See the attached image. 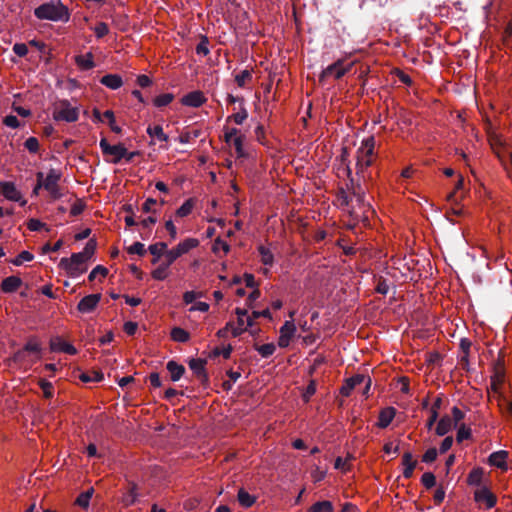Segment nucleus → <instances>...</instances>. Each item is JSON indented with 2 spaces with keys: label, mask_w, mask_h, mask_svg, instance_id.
Masks as SVG:
<instances>
[{
  "label": "nucleus",
  "mask_w": 512,
  "mask_h": 512,
  "mask_svg": "<svg viewBox=\"0 0 512 512\" xmlns=\"http://www.w3.org/2000/svg\"><path fill=\"white\" fill-rule=\"evenodd\" d=\"M95 248V241L89 240L81 252L73 253L70 258H62L59 267L65 270L69 277H79L87 271V261L93 256Z\"/></svg>",
  "instance_id": "1"
},
{
  "label": "nucleus",
  "mask_w": 512,
  "mask_h": 512,
  "mask_svg": "<svg viewBox=\"0 0 512 512\" xmlns=\"http://www.w3.org/2000/svg\"><path fill=\"white\" fill-rule=\"evenodd\" d=\"M35 16L40 20L67 22L70 17L69 10L60 1H50L37 7Z\"/></svg>",
  "instance_id": "2"
},
{
  "label": "nucleus",
  "mask_w": 512,
  "mask_h": 512,
  "mask_svg": "<svg viewBox=\"0 0 512 512\" xmlns=\"http://www.w3.org/2000/svg\"><path fill=\"white\" fill-rule=\"evenodd\" d=\"M38 180V188H43L52 200H58L63 196L59 182L62 173L56 169H50L47 173L38 172L36 174Z\"/></svg>",
  "instance_id": "3"
},
{
  "label": "nucleus",
  "mask_w": 512,
  "mask_h": 512,
  "mask_svg": "<svg viewBox=\"0 0 512 512\" xmlns=\"http://www.w3.org/2000/svg\"><path fill=\"white\" fill-rule=\"evenodd\" d=\"M489 141L492 150L501 161L509 178L512 180V149L507 146L506 140L500 134H490Z\"/></svg>",
  "instance_id": "4"
},
{
  "label": "nucleus",
  "mask_w": 512,
  "mask_h": 512,
  "mask_svg": "<svg viewBox=\"0 0 512 512\" xmlns=\"http://www.w3.org/2000/svg\"><path fill=\"white\" fill-rule=\"evenodd\" d=\"M375 138L368 136L361 141V145L357 150L356 173L364 177V171L374 160Z\"/></svg>",
  "instance_id": "5"
},
{
  "label": "nucleus",
  "mask_w": 512,
  "mask_h": 512,
  "mask_svg": "<svg viewBox=\"0 0 512 512\" xmlns=\"http://www.w3.org/2000/svg\"><path fill=\"white\" fill-rule=\"evenodd\" d=\"M52 114L56 121L76 122L79 118V107L72 105L66 99L59 100L54 104Z\"/></svg>",
  "instance_id": "6"
},
{
  "label": "nucleus",
  "mask_w": 512,
  "mask_h": 512,
  "mask_svg": "<svg viewBox=\"0 0 512 512\" xmlns=\"http://www.w3.org/2000/svg\"><path fill=\"white\" fill-rule=\"evenodd\" d=\"M199 245V240L196 238H186L179 242L176 247L165 252V260L168 264L172 265L179 257L187 254L190 250Z\"/></svg>",
  "instance_id": "7"
},
{
  "label": "nucleus",
  "mask_w": 512,
  "mask_h": 512,
  "mask_svg": "<svg viewBox=\"0 0 512 512\" xmlns=\"http://www.w3.org/2000/svg\"><path fill=\"white\" fill-rule=\"evenodd\" d=\"M99 146L104 155L112 156L111 162L117 164L126 157L127 149L123 144L110 145L105 138L100 140Z\"/></svg>",
  "instance_id": "8"
},
{
  "label": "nucleus",
  "mask_w": 512,
  "mask_h": 512,
  "mask_svg": "<svg viewBox=\"0 0 512 512\" xmlns=\"http://www.w3.org/2000/svg\"><path fill=\"white\" fill-rule=\"evenodd\" d=\"M353 66V62L349 64H344L343 60H338L335 63L329 65L326 67L321 75L320 78H328V77H334L335 79H340L343 77L348 71L351 70Z\"/></svg>",
  "instance_id": "9"
},
{
  "label": "nucleus",
  "mask_w": 512,
  "mask_h": 512,
  "mask_svg": "<svg viewBox=\"0 0 512 512\" xmlns=\"http://www.w3.org/2000/svg\"><path fill=\"white\" fill-rule=\"evenodd\" d=\"M224 138L226 143L235 149L238 157L244 156L243 135L237 128L227 129Z\"/></svg>",
  "instance_id": "10"
},
{
  "label": "nucleus",
  "mask_w": 512,
  "mask_h": 512,
  "mask_svg": "<svg viewBox=\"0 0 512 512\" xmlns=\"http://www.w3.org/2000/svg\"><path fill=\"white\" fill-rule=\"evenodd\" d=\"M362 383H365L364 393H367L370 389V378L358 374L346 380L345 384L341 387L342 395L349 396L352 390Z\"/></svg>",
  "instance_id": "11"
},
{
  "label": "nucleus",
  "mask_w": 512,
  "mask_h": 512,
  "mask_svg": "<svg viewBox=\"0 0 512 512\" xmlns=\"http://www.w3.org/2000/svg\"><path fill=\"white\" fill-rule=\"evenodd\" d=\"M0 194L3 195L6 199L20 202L21 205L26 204V200H22L21 192L17 189L14 183L12 182H2L0 183Z\"/></svg>",
  "instance_id": "12"
},
{
  "label": "nucleus",
  "mask_w": 512,
  "mask_h": 512,
  "mask_svg": "<svg viewBox=\"0 0 512 512\" xmlns=\"http://www.w3.org/2000/svg\"><path fill=\"white\" fill-rule=\"evenodd\" d=\"M296 332V326L293 320L286 321L280 328V335L278 339V345L281 348L289 346L291 339L294 337Z\"/></svg>",
  "instance_id": "13"
},
{
  "label": "nucleus",
  "mask_w": 512,
  "mask_h": 512,
  "mask_svg": "<svg viewBox=\"0 0 512 512\" xmlns=\"http://www.w3.org/2000/svg\"><path fill=\"white\" fill-rule=\"evenodd\" d=\"M474 499L477 503L485 504L487 509L496 504L495 495L485 486H480L475 490Z\"/></svg>",
  "instance_id": "14"
},
{
  "label": "nucleus",
  "mask_w": 512,
  "mask_h": 512,
  "mask_svg": "<svg viewBox=\"0 0 512 512\" xmlns=\"http://www.w3.org/2000/svg\"><path fill=\"white\" fill-rule=\"evenodd\" d=\"M100 300L101 294L99 293L87 295L79 301L77 310L80 313H91L96 309Z\"/></svg>",
  "instance_id": "15"
},
{
  "label": "nucleus",
  "mask_w": 512,
  "mask_h": 512,
  "mask_svg": "<svg viewBox=\"0 0 512 512\" xmlns=\"http://www.w3.org/2000/svg\"><path fill=\"white\" fill-rule=\"evenodd\" d=\"M206 101H207V99H206L205 95L203 94V92H201L199 90L192 91V92L184 95L181 99V103L184 106L193 107V108H198V107L202 106Z\"/></svg>",
  "instance_id": "16"
},
{
  "label": "nucleus",
  "mask_w": 512,
  "mask_h": 512,
  "mask_svg": "<svg viewBox=\"0 0 512 512\" xmlns=\"http://www.w3.org/2000/svg\"><path fill=\"white\" fill-rule=\"evenodd\" d=\"M50 349L53 352H63L69 355H74L77 353L76 348L72 344L66 342L61 337L58 336L53 337L50 340Z\"/></svg>",
  "instance_id": "17"
},
{
  "label": "nucleus",
  "mask_w": 512,
  "mask_h": 512,
  "mask_svg": "<svg viewBox=\"0 0 512 512\" xmlns=\"http://www.w3.org/2000/svg\"><path fill=\"white\" fill-rule=\"evenodd\" d=\"M235 314L237 315V323L233 322L232 336L238 337L246 331L245 317L247 314V310L236 308Z\"/></svg>",
  "instance_id": "18"
},
{
  "label": "nucleus",
  "mask_w": 512,
  "mask_h": 512,
  "mask_svg": "<svg viewBox=\"0 0 512 512\" xmlns=\"http://www.w3.org/2000/svg\"><path fill=\"white\" fill-rule=\"evenodd\" d=\"M508 453L504 450L493 452L489 458L488 463L500 469H507Z\"/></svg>",
  "instance_id": "19"
},
{
  "label": "nucleus",
  "mask_w": 512,
  "mask_h": 512,
  "mask_svg": "<svg viewBox=\"0 0 512 512\" xmlns=\"http://www.w3.org/2000/svg\"><path fill=\"white\" fill-rule=\"evenodd\" d=\"M396 415V410L394 407H386L382 409L379 413L377 426L380 428H386L390 425L392 420Z\"/></svg>",
  "instance_id": "20"
},
{
  "label": "nucleus",
  "mask_w": 512,
  "mask_h": 512,
  "mask_svg": "<svg viewBox=\"0 0 512 512\" xmlns=\"http://www.w3.org/2000/svg\"><path fill=\"white\" fill-rule=\"evenodd\" d=\"M22 285V280L18 276H9L1 283V290L4 293H13L17 291Z\"/></svg>",
  "instance_id": "21"
},
{
  "label": "nucleus",
  "mask_w": 512,
  "mask_h": 512,
  "mask_svg": "<svg viewBox=\"0 0 512 512\" xmlns=\"http://www.w3.org/2000/svg\"><path fill=\"white\" fill-rule=\"evenodd\" d=\"M100 83L109 89L117 90L123 85V80L118 74H107L100 79Z\"/></svg>",
  "instance_id": "22"
},
{
  "label": "nucleus",
  "mask_w": 512,
  "mask_h": 512,
  "mask_svg": "<svg viewBox=\"0 0 512 512\" xmlns=\"http://www.w3.org/2000/svg\"><path fill=\"white\" fill-rule=\"evenodd\" d=\"M402 465L404 467L403 476L404 478L408 479L413 475L417 461L413 459V456L410 452H406L402 457Z\"/></svg>",
  "instance_id": "23"
},
{
  "label": "nucleus",
  "mask_w": 512,
  "mask_h": 512,
  "mask_svg": "<svg viewBox=\"0 0 512 512\" xmlns=\"http://www.w3.org/2000/svg\"><path fill=\"white\" fill-rule=\"evenodd\" d=\"M75 62L81 70H89L94 67V60L92 53L88 52L85 55H78L75 57Z\"/></svg>",
  "instance_id": "24"
},
{
  "label": "nucleus",
  "mask_w": 512,
  "mask_h": 512,
  "mask_svg": "<svg viewBox=\"0 0 512 512\" xmlns=\"http://www.w3.org/2000/svg\"><path fill=\"white\" fill-rule=\"evenodd\" d=\"M453 427H456V426L453 424V421L450 417H448V416L442 417L437 424L436 433L439 436H444L448 432H450Z\"/></svg>",
  "instance_id": "25"
},
{
  "label": "nucleus",
  "mask_w": 512,
  "mask_h": 512,
  "mask_svg": "<svg viewBox=\"0 0 512 512\" xmlns=\"http://www.w3.org/2000/svg\"><path fill=\"white\" fill-rule=\"evenodd\" d=\"M166 368L170 373L172 381H178L185 372L184 366L176 363L175 361H169Z\"/></svg>",
  "instance_id": "26"
},
{
  "label": "nucleus",
  "mask_w": 512,
  "mask_h": 512,
  "mask_svg": "<svg viewBox=\"0 0 512 512\" xmlns=\"http://www.w3.org/2000/svg\"><path fill=\"white\" fill-rule=\"evenodd\" d=\"M258 252L261 257V262L265 266H272L274 263V255L272 253V250L269 246L260 245L258 247Z\"/></svg>",
  "instance_id": "27"
},
{
  "label": "nucleus",
  "mask_w": 512,
  "mask_h": 512,
  "mask_svg": "<svg viewBox=\"0 0 512 512\" xmlns=\"http://www.w3.org/2000/svg\"><path fill=\"white\" fill-rule=\"evenodd\" d=\"M150 253L154 256L152 263L155 264L159 258L164 255L167 251V244L164 242H158L149 246Z\"/></svg>",
  "instance_id": "28"
},
{
  "label": "nucleus",
  "mask_w": 512,
  "mask_h": 512,
  "mask_svg": "<svg viewBox=\"0 0 512 512\" xmlns=\"http://www.w3.org/2000/svg\"><path fill=\"white\" fill-rule=\"evenodd\" d=\"M189 367L193 371L194 374H196L199 378L205 379V361L202 359H192L189 362Z\"/></svg>",
  "instance_id": "29"
},
{
  "label": "nucleus",
  "mask_w": 512,
  "mask_h": 512,
  "mask_svg": "<svg viewBox=\"0 0 512 512\" xmlns=\"http://www.w3.org/2000/svg\"><path fill=\"white\" fill-rule=\"evenodd\" d=\"M171 265L168 264L167 261L163 262L162 264H160L157 268H155L152 272H151V275L153 277V279L155 280H159V281H162L164 279H166L169 275V267Z\"/></svg>",
  "instance_id": "30"
},
{
  "label": "nucleus",
  "mask_w": 512,
  "mask_h": 512,
  "mask_svg": "<svg viewBox=\"0 0 512 512\" xmlns=\"http://www.w3.org/2000/svg\"><path fill=\"white\" fill-rule=\"evenodd\" d=\"M194 207L195 200L193 198H189L176 210V216L184 218L192 213Z\"/></svg>",
  "instance_id": "31"
},
{
  "label": "nucleus",
  "mask_w": 512,
  "mask_h": 512,
  "mask_svg": "<svg viewBox=\"0 0 512 512\" xmlns=\"http://www.w3.org/2000/svg\"><path fill=\"white\" fill-rule=\"evenodd\" d=\"M138 498V493L136 491V485L133 484L129 488L127 492H125L121 498V502L124 506H131L133 505Z\"/></svg>",
  "instance_id": "32"
},
{
  "label": "nucleus",
  "mask_w": 512,
  "mask_h": 512,
  "mask_svg": "<svg viewBox=\"0 0 512 512\" xmlns=\"http://www.w3.org/2000/svg\"><path fill=\"white\" fill-rule=\"evenodd\" d=\"M238 501L241 506L248 508V507H251L255 503L256 498H255V496L248 493L246 490L240 489L238 491Z\"/></svg>",
  "instance_id": "33"
},
{
  "label": "nucleus",
  "mask_w": 512,
  "mask_h": 512,
  "mask_svg": "<svg viewBox=\"0 0 512 512\" xmlns=\"http://www.w3.org/2000/svg\"><path fill=\"white\" fill-rule=\"evenodd\" d=\"M147 134L150 137H155L159 141H168V135L164 133L162 126L156 125V126H148L147 128Z\"/></svg>",
  "instance_id": "34"
},
{
  "label": "nucleus",
  "mask_w": 512,
  "mask_h": 512,
  "mask_svg": "<svg viewBox=\"0 0 512 512\" xmlns=\"http://www.w3.org/2000/svg\"><path fill=\"white\" fill-rule=\"evenodd\" d=\"M93 492V488H90L87 491L79 494L75 500V504L84 509L88 508Z\"/></svg>",
  "instance_id": "35"
},
{
  "label": "nucleus",
  "mask_w": 512,
  "mask_h": 512,
  "mask_svg": "<svg viewBox=\"0 0 512 512\" xmlns=\"http://www.w3.org/2000/svg\"><path fill=\"white\" fill-rule=\"evenodd\" d=\"M308 512H333V505L330 501H318L310 507Z\"/></svg>",
  "instance_id": "36"
},
{
  "label": "nucleus",
  "mask_w": 512,
  "mask_h": 512,
  "mask_svg": "<svg viewBox=\"0 0 512 512\" xmlns=\"http://www.w3.org/2000/svg\"><path fill=\"white\" fill-rule=\"evenodd\" d=\"M482 477H483V470L481 468H475L469 473L467 482L469 485L480 487Z\"/></svg>",
  "instance_id": "37"
},
{
  "label": "nucleus",
  "mask_w": 512,
  "mask_h": 512,
  "mask_svg": "<svg viewBox=\"0 0 512 512\" xmlns=\"http://www.w3.org/2000/svg\"><path fill=\"white\" fill-rule=\"evenodd\" d=\"M189 337V333L180 327H175L171 331V338L176 342H187L189 340Z\"/></svg>",
  "instance_id": "38"
},
{
  "label": "nucleus",
  "mask_w": 512,
  "mask_h": 512,
  "mask_svg": "<svg viewBox=\"0 0 512 512\" xmlns=\"http://www.w3.org/2000/svg\"><path fill=\"white\" fill-rule=\"evenodd\" d=\"M173 99H174V95L172 93H164V94L156 96L153 99V104L156 107L161 108V107H165V106L169 105L173 101Z\"/></svg>",
  "instance_id": "39"
},
{
  "label": "nucleus",
  "mask_w": 512,
  "mask_h": 512,
  "mask_svg": "<svg viewBox=\"0 0 512 512\" xmlns=\"http://www.w3.org/2000/svg\"><path fill=\"white\" fill-rule=\"evenodd\" d=\"M69 202H71V209H70L71 216H78L83 212V210L85 208V203L83 200L71 197L69 199Z\"/></svg>",
  "instance_id": "40"
},
{
  "label": "nucleus",
  "mask_w": 512,
  "mask_h": 512,
  "mask_svg": "<svg viewBox=\"0 0 512 512\" xmlns=\"http://www.w3.org/2000/svg\"><path fill=\"white\" fill-rule=\"evenodd\" d=\"M34 259V255L29 251H22L18 256L10 262L15 266H21L24 262H30Z\"/></svg>",
  "instance_id": "41"
},
{
  "label": "nucleus",
  "mask_w": 512,
  "mask_h": 512,
  "mask_svg": "<svg viewBox=\"0 0 512 512\" xmlns=\"http://www.w3.org/2000/svg\"><path fill=\"white\" fill-rule=\"evenodd\" d=\"M212 251L216 254L222 251L226 255L230 251V246L227 242L217 238L213 243Z\"/></svg>",
  "instance_id": "42"
},
{
  "label": "nucleus",
  "mask_w": 512,
  "mask_h": 512,
  "mask_svg": "<svg viewBox=\"0 0 512 512\" xmlns=\"http://www.w3.org/2000/svg\"><path fill=\"white\" fill-rule=\"evenodd\" d=\"M353 196L356 198L357 202L362 206L364 213L371 209L369 203H365L364 191H362L360 187L354 189Z\"/></svg>",
  "instance_id": "43"
},
{
  "label": "nucleus",
  "mask_w": 512,
  "mask_h": 512,
  "mask_svg": "<svg viewBox=\"0 0 512 512\" xmlns=\"http://www.w3.org/2000/svg\"><path fill=\"white\" fill-rule=\"evenodd\" d=\"M251 79L252 74L249 70H243L235 76V81L239 87H244Z\"/></svg>",
  "instance_id": "44"
},
{
  "label": "nucleus",
  "mask_w": 512,
  "mask_h": 512,
  "mask_svg": "<svg viewBox=\"0 0 512 512\" xmlns=\"http://www.w3.org/2000/svg\"><path fill=\"white\" fill-rule=\"evenodd\" d=\"M275 349L276 347L273 343H267L256 347L258 353L264 358L271 356L275 352Z\"/></svg>",
  "instance_id": "45"
},
{
  "label": "nucleus",
  "mask_w": 512,
  "mask_h": 512,
  "mask_svg": "<svg viewBox=\"0 0 512 512\" xmlns=\"http://www.w3.org/2000/svg\"><path fill=\"white\" fill-rule=\"evenodd\" d=\"M470 437H471V429L469 427H467L465 424H461L457 430V436H456L457 442L460 443L464 440L469 439Z\"/></svg>",
  "instance_id": "46"
},
{
  "label": "nucleus",
  "mask_w": 512,
  "mask_h": 512,
  "mask_svg": "<svg viewBox=\"0 0 512 512\" xmlns=\"http://www.w3.org/2000/svg\"><path fill=\"white\" fill-rule=\"evenodd\" d=\"M108 274L107 268L97 265L89 274L88 279L90 281L95 280L98 276H101L102 278H105Z\"/></svg>",
  "instance_id": "47"
},
{
  "label": "nucleus",
  "mask_w": 512,
  "mask_h": 512,
  "mask_svg": "<svg viewBox=\"0 0 512 512\" xmlns=\"http://www.w3.org/2000/svg\"><path fill=\"white\" fill-rule=\"evenodd\" d=\"M39 385H40V388H41L45 398H51L53 396L54 387H53L52 383H50L46 380H41Z\"/></svg>",
  "instance_id": "48"
},
{
  "label": "nucleus",
  "mask_w": 512,
  "mask_h": 512,
  "mask_svg": "<svg viewBox=\"0 0 512 512\" xmlns=\"http://www.w3.org/2000/svg\"><path fill=\"white\" fill-rule=\"evenodd\" d=\"M421 483L428 489L432 488L436 484L435 475L431 472H426L421 477Z\"/></svg>",
  "instance_id": "49"
},
{
  "label": "nucleus",
  "mask_w": 512,
  "mask_h": 512,
  "mask_svg": "<svg viewBox=\"0 0 512 512\" xmlns=\"http://www.w3.org/2000/svg\"><path fill=\"white\" fill-rule=\"evenodd\" d=\"M208 45H209V42H208L207 37H203L201 39V41L196 46V53L199 55H203V56L208 55L210 52Z\"/></svg>",
  "instance_id": "50"
},
{
  "label": "nucleus",
  "mask_w": 512,
  "mask_h": 512,
  "mask_svg": "<svg viewBox=\"0 0 512 512\" xmlns=\"http://www.w3.org/2000/svg\"><path fill=\"white\" fill-rule=\"evenodd\" d=\"M129 254H137L139 256H143L146 252L144 244L141 242H135L131 246L127 248Z\"/></svg>",
  "instance_id": "51"
},
{
  "label": "nucleus",
  "mask_w": 512,
  "mask_h": 512,
  "mask_svg": "<svg viewBox=\"0 0 512 512\" xmlns=\"http://www.w3.org/2000/svg\"><path fill=\"white\" fill-rule=\"evenodd\" d=\"M24 146L29 152L36 153L39 150V141L35 137H29L25 141Z\"/></svg>",
  "instance_id": "52"
},
{
  "label": "nucleus",
  "mask_w": 512,
  "mask_h": 512,
  "mask_svg": "<svg viewBox=\"0 0 512 512\" xmlns=\"http://www.w3.org/2000/svg\"><path fill=\"white\" fill-rule=\"evenodd\" d=\"M463 182H464V179L461 175L458 176V180L455 184V187H454V190L452 192H450L448 195H447V200L449 202H453V201H456V193L457 191H459L460 189H462L463 187Z\"/></svg>",
  "instance_id": "53"
},
{
  "label": "nucleus",
  "mask_w": 512,
  "mask_h": 512,
  "mask_svg": "<svg viewBox=\"0 0 512 512\" xmlns=\"http://www.w3.org/2000/svg\"><path fill=\"white\" fill-rule=\"evenodd\" d=\"M93 30L97 38H102L109 32V28L104 22H99Z\"/></svg>",
  "instance_id": "54"
},
{
  "label": "nucleus",
  "mask_w": 512,
  "mask_h": 512,
  "mask_svg": "<svg viewBox=\"0 0 512 512\" xmlns=\"http://www.w3.org/2000/svg\"><path fill=\"white\" fill-rule=\"evenodd\" d=\"M437 455V450L435 448H430L424 453L422 461L425 463H432L433 461L436 460Z\"/></svg>",
  "instance_id": "55"
},
{
  "label": "nucleus",
  "mask_w": 512,
  "mask_h": 512,
  "mask_svg": "<svg viewBox=\"0 0 512 512\" xmlns=\"http://www.w3.org/2000/svg\"><path fill=\"white\" fill-rule=\"evenodd\" d=\"M452 412V421L455 426L464 418V412L460 410L458 407L454 406L451 410Z\"/></svg>",
  "instance_id": "56"
},
{
  "label": "nucleus",
  "mask_w": 512,
  "mask_h": 512,
  "mask_svg": "<svg viewBox=\"0 0 512 512\" xmlns=\"http://www.w3.org/2000/svg\"><path fill=\"white\" fill-rule=\"evenodd\" d=\"M13 51L16 55H18L19 57H24L27 55L28 53V48H27V45L24 44V43H16L14 46H13Z\"/></svg>",
  "instance_id": "57"
},
{
  "label": "nucleus",
  "mask_w": 512,
  "mask_h": 512,
  "mask_svg": "<svg viewBox=\"0 0 512 512\" xmlns=\"http://www.w3.org/2000/svg\"><path fill=\"white\" fill-rule=\"evenodd\" d=\"M248 117V113L246 109H242L238 113H235L231 116V118L234 120V122L238 125H241Z\"/></svg>",
  "instance_id": "58"
},
{
  "label": "nucleus",
  "mask_w": 512,
  "mask_h": 512,
  "mask_svg": "<svg viewBox=\"0 0 512 512\" xmlns=\"http://www.w3.org/2000/svg\"><path fill=\"white\" fill-rule=\"evenodd\" d=\"M4 124L7 126V127H10V128H18L20 126V123L17 119L16 116L14 115H8L4 118L3 120Z\"/></svg>",
  "instance_id": "59"
},
{
  "label": "nucleus",
  "mask_w": 512,
  "mask_h": 512,
  "mask_svg": "<svg viewBox=\"0 0 512 512\" xmlns=\"http://www.w3.org/2000/svg\"><path fill=\"white\" fill-rule=\"evenodd\" d=\"M44 226L45 224L38 219H30L27 223V227L30 231H39Z\"/></svg>",
  "instance_id": "60"
},
{
  "label": "nucleus",
  "mask_w": 512,
  "mask_h": 512,
  "mask_svg": "<svg viewBox=\"0 0 512 512\" xmlns=\"http://www.w3.org/2000/svg\"><path fill=\"white\" fill-rule=\"evenodd\" d=\"M398 388L404 394H408L410 392L409 380H408L407 377L399 378V380H398Z\"/></svg>",
  "instance_id": "61"
},
{
  "label": "nucleus",
  "mask_w": 512,
  "mask_h": 512,
  "mask_svg": "<svg viewBox=\"0 0 512 512\" xmlns=\"http://www.w3.org/2000/svg\"><path fill=\"white\" fill-rule=\"evenodd\" d=\"M348 461H349L348 459H343L341 457H338L335 460L334 467L338 470L345 472L349 469Z\"/></svg>",
  "instance_id": "62"
},
{
  "label": "nucleus",
  "mask_w": 512,
  "mask_h": 512,
  "mask_svg": "<svg viewBox=\"0 0 512 512\" xmlns=\"http://www.w3.org/2000/svg\"><path fill=\"white\" fill-rule=\"evenodd\" d=\"M452 444H453V437L452 436H447L441 443L440 445V453H446L451 447H452Z\"/></svg>",
  "instance_id": "63"
},
{
  "label": "nucleus",
  "mask_w": 512,
  "mask_h": 512,
  "mask_svg": "<svg viewBox=\"0 0 512 512\" xmlns=\"http://www.w3.org/2000/svg\"><path fill=\"white\" fill-rule=\"evenodd\" d=\"M24 350L38 353L40 351V345L36 340H30L26 343Z\"/></svg>",
  "instance_id": "64"
}]
</instances>
